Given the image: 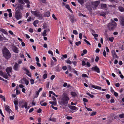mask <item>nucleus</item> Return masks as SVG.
Wrapping results in <instances>:
<instances>
[{
	"label": "nucleus",
	"mask_w": 124,
	"mask_h": 124,
	"mask_svg": "<svg viewBox=\"0 0 124 124\" xmlns=\"http://www.w3.org/2000/svg\"><path fill=\"white\" fill-rule=\"evenodd\" d=\"M69 98L66 95H64L62 97L61 102V107L63 109H65L68 103V101L69 100Z\"/></svg>",
	"instance_id": "1"
},
{
	"label": "nucleus",
	"mask_w": 124,
	"mask_h": 124,
	"mask_svg": "<svg viewBox=\"0 0 124 124\" xmlns=\"http://www.w3.org/2000/svg\"><path fill=\"white\" fill-rule=\"evenodd\" d=\"M2 52L3 55L6 59H8L10 58L11 54L6 48L5 47L3 49Z\"/></svg>",
	"instance_id": "2"
},
{
	"label": "nucleus",
	"mask_w": 124,
	"mask_h": 124,
	"mask_svg": "<svg viewBox=\"0 0 124 124\" xmlns=\"http://www.w3.org/2000/svg\"><path fill=\"white\" fill-rule=\"evenodd\" d=\"M111 22L109 23L108 25V28L109 30H113L116 26V23L112 19H111Z\"/></svg>",
	"instance_id": "3"
},
{
	"label": "nucleus",
	"mask_w": 124,
	"mask_h": 124,
	"mask_svg": "<svg viewBox=\"0 0 124 124\" xmlns=\"http://www.w3.org/2000/svg\"><path fill=\"white\" fill-rule=\"evenodd\" d=\"M31 12L32 14L34 16L37 17H38L39 19H42L43 17L42 14H40V12L38 11H33L32 10H31Z\"/></svg>",
	"instance_id": "4"
},
{
	"label": "nucleus",
	"mask_w": 124,
	"mask_h": 124,
	"mask_svg": "<svg viewBox=\"0 0 124 124\" xmlns=\"http://www.w3.org/2000/svg\"><path fill=\"white\" fill-rule=\"evenodd\" d=\"M19 107L22 108H27V103L24 101H22L19 102Z\"/></svg>",
	"instance_id": "5"
},
{
	"label": "nucleus",
	"mask_w": 124,
	"mask_h": 124,
	"mask_svg": "<svg viewBox=\"0 0 124 124\" xmlns=\"http://www.w3.org/2000/svg\"><path fill=\"white\" fill-rule=\"evenodd\" d=\"M15 17L17 20H20L22 18V14L19 11L17 10L15 12Z\"/></svg>",
	"instance_id": "6"
},
{
	"label": "nucleus",
	"mask_w": 124,
	"mask_h": 124,
	"mask_svg": "<svg viewBox=\"0 0 124 124\" xmlns=\"http://www.w3.org/2000/svg\"><path fill=\"white\" fill-rule=\"evenodd\" d=\"M68 16L70 18L71 22L72 23H75L77 21L76 18L73 15H69Z\"/></svg>",
	"instance_id": "7"
},
{
	"label": "nucleus",
	"mask_w": 124,
	"mask_h": 124,
	"mask_svg": "<svg viewBox=\"0 0 124 124\" xmlns=\"http://www.w3.org/2000/svg\"><path fill=\"white\" fill-rule=\"evenodd\" d=\"M119 21L121 26L124 27V17L121 16H120L119 19Z\"/></svg>",
	"instance_id": "8"
},
{
	"label": "nucleus",
	"mask_w": 124,
	"mask_h": 124,
	"mask_svg": "<svg viewBox=\"0 0 124 124\" xmlns=\"http://www.w3.org/2000/svg\"><path fill=\"white\" fill-rule=\"evenodd\" d=\"M12 68L11 67H7L6 69V71L8 76H11V75L10 74V73L12 72Z\"/></svg>",
	"instance_id": "9"
},
{
	"label": "nucleus",
	"mask_w": 124,
	"mask_h": 124,
	"mask_svg": "<svg viewBox=\"0 0 124 124\" xmlns=\"http://www.w3.org/2000/svg\"><path fill=\"white\" fill-rule=\"evenodd\" d=\"M19 65L16 62L13 66V69L16 71H18L19 70Z\"/></svg>",
	"instance_id": "10"
},
{
	"label": "nucleus",
	"mask_w": 124,
	"mask_h": 124,
	"mask_svg": "<svg viewBox=\"0 0 124 124\" xmlns=\"http://www.w3.org/2000/svg\"><path fill=\"white\" fill-rule=\"evenodd\" d=\"M21 83L22 84H23L24 83L26 84V85H27L29 84V81L28 80L25 78H23L21 80Z\"/></svg>",
	"instance_id": "11"
},
{
	"label": "nucleus",
	"mask_w": 124,
	"mask_h": 124,
	"mask_svg": "<svg viewBox=\"0 0 124 124\" xmlns=\"http://www.w3.org/2000/svg\"><path fill=\"white\" fill-rule=\"evenodd\" d=\"M92 69L94 71H96L98 73H99L100 72L99 69L97 66L93 67L92 68Z\"/></svg>",
	"instance_id": "12"
},
{
	"label": "nucleus",
	"mask_w": 124,
	"mask_h": 124,
	"mask_svg": "<svg viewBox=\"0 0 124 124\" xmlns=\"http://www.w3.org/2000/svg\"><path fill=\"white\" fill-rule=\"evenodd\" d=\"M111 53L114 59L118 58V56L116 55L115 50H112L111 51Z\"/></svg>",
	"instance_id": "13"
},
{
	"label": "nucleus",
	"mask_w": 124,
	"mask_h": 124,
	"mask_svg": "<svg viewBox=\"0 0 124 124\" xmlns=\"http://www.w3.org/2000/svg\"><path fill=\"white\" fill-rule=\"evenodd\" d=\"M100 3V1H97L93 2L92 3V5L93 6V7L94 8H96L97 7L98 5Z\"/></svg>",
	"instance_id": "14"
},
{
	"label": "nucleus",
	"mask_w": 124,
	"mask_h": 124,
	"mask_svg": "<svg viewBox=\"0 0 124 124\" xmlns=\"http://www.w3.org/2000/svg\"><path fill=\"white\" fill-rule=\"evenodd\" d=\"M13 51L16 53H18L19 50L18 48L15 46H13L12 47Z\"/></svg>",
	"instance_id": "15"
},
{
	"label": "nucleus",
	"mask_w": 124,
	"mask_h": 124,
	"mask_svg": "<svg viewBox=\"0 0 124 124\" xmlns=\"http://www.w3.org/2000/svg\"><path fill=\"white\" fill-rule=\"evenodd\" d=\"M14 103L15 105V109L16 110H17L18 108V101H17V100H14Z\"/></svg>",
	"instance_id": "16"
},
{
	"label": "nucleus",
	"mask_w": 124,
	"mask_h": 124,
	"mask_svg": "<svg viewBox=\"0 0 124 124\" xmlns=\"http://www.w3.org/2000/svg\"><path fill=\"white\" fill-rule=\"evenodd\" d=\"M101 7L102 9L105 10H107L108 9L107 5L106 4H101Z\"/></svg>",
	"instance_id": "17"
},
{
	"label": "nucleus",
	"mask_w": 124,
	"mask_h": 124,
	"mask_svg": "<svg viewBox=\"0 0 124 124\" xmlns=\"http://www.w3.org/2000/svg\"><path fill=\"white\" fill-rule=\"evenodd\" d=\"M9 106H6L5 107V108L6 110L8 113H10V112H11V113L12 112L11 110L9 108Z\"/></svg>",
	"instance_id": "18"
},
{
	"label": "nucleus",
	"mask_w": 124,
	"mask_h": 124,
	"mask_svg": "<svg viewBox=\"0 0 124 124\" xmlns=\"http://www.w3.org/2000/svg\"><path fill=\"white\" fill-rule=\"evenodd\" d=\"M91 87L93 88H95L96 89H99V90H101V87H100L97 86H95V85H91Z\"/></svg>",
	"instance_id": "19"
},
{
	"label": "nucleus",
	"mask_w": 124,
	"mask_h": 124,
	"mask_svg": "<svg viewBox=\"0 0 124 124\" xmlns=\"http://www.w3.org/2000/svg\"><path fill=\"white\" fill-rule=\"evenodd\" d=\"M0 31L2 32L5 34H8L7 32L4 29L1 28H0Z\"/></svg>",
	"instance_id": "20"
},
{
	"label": "nucleus",
	"mask_w": 124,
	"mask_h": 124,
	"mask_svg": "<svg viewBox=\"0 0 124 124\" xmlns=\"http://www.w3.org/2000/svg\"><path fill=\"white\" fill-rule=\"evenodd\" d=\"M44 16L46 17H49L50 16V13L49 11H47L44 13Z\"/></svg>",
	"instance_id": "21"
},
{
	"label": "nucleus",
	"mask_w": 124,
	"mask_h": 124,
	"mask_svg": "<svg viewBox=\"0 0 124 124\" xmlns=\"http://www.w3.org/2000/svg\"><path fill=\"white\" fill-rule=\"evenodd\" d=\"M118 9L121 12H124V8L122 6H119L118 8Z\"/></svg>",
	"instance_id": "22"
},
{
	"label": "nucleus",
	"mask_w": 124,
	"mask_h": 124,
	"mask_svg": "<svg viewBox=\"0 0 124 124\" xmlns=\"http://www.w3.org/2000/svg\"><path fill=\"white\" fill-rule=\"evenodd\" d=\"M11 113L13 116H10L9 118L10 120H13L14 119V118L15 117L14 115V113H13V112H12Z\"/></svg>",
	"instance_id": "23"
},
{
	"label": "nucleus",
	"mask_w": 124,
	"mask_h": 124,
	"mask_svg": "<svg viewBox=\"0 0 124 124\" xmlns=\"http://www.w3.org/2000/svg\"><path fill=\"white\" fill-rule=\"evenodd\" d=\"M23 6L21 4H19L17 7V8L20 10H22L23 9Z\"/></svg>",
	"instance_id": "24"
},
{
	"label": "nucleus",
	"mask_w": 124,
	"mask_h": 124,
	"mask_svg": "<svg viewBox=\"0 0 124 124\" xmlns=\"http://www.w3.org/2000/svg\"><path fill=\"white\" fill-rule=\"evenodd\" d=\"M70 108L73 110H75L77 109V108L75 106H71L70 107Z\"/></svg>",
	"instance_id": "25"
},
{
	"label": "nucleus",
	"mask_w": 124,
	"mask_h": 124,
	"mask_svg": "<svg viewBox=\"0 0 124 124\" xmlns=\"http://www.w3.org/2000/svg\"><path fill=\"white\" fill-rule=\"evenodd\" d=\"M78 2L81 5H83L84 3V0H77Z\"/></svg>",
	"instance_id": "26"
},
{
	"label": "nucleus",
	"mask_w": 124,
	"mask_h": 124,
	"mask_svg": "<svg viewBox=\"0 0 124 124\" xmlns=\"http://www.w3.org/2000/svg\"><path fill=\"white\" fill-rule=\"evenodd\" d=\"M38 23V20H36L34 21L33 23V25L35 27L37 26L36 24Z\"/></svg>",
	"instance_id": "27"
},
{
	"label": "nucleus",
	"mask_w": 124,
	"mask_h": 124,
	"mask_svg": "<svg viewBox=\"0 0 124 124\" xmlns=\"http://www.w3.org/2000/svg\"><path fill=\"white\" fill-rule=\"evenodd\" d=\"M4 78L7 79L8 78V76L7 74H4L2 76Z\"/></svg>",
	"instance_id": "28"
},
{
	"label": "nucleus",
	"mask_w": 124,
	"mask_h": 124,
	"mask_svg": "<svg viewBox=\"0 0 124 124\" xmlns=\"http://www.w3.org/2000/svg\"><path fill=\"white\" fill-rule=\"evenodd\" d=\"M49 121H54L56 120V119L54 118H50L49 119Z\"/></svg>",
	"instance_id": "29"
},
{
	"label": "nucleus",
	"mask_w": 124,
	"mask_h": 124,
	"mask_svg": "<svg viewBox=\"0 0 124 124\" xmlns=\"http://www.w3.org/2000/svg\"><path fill=\"white\" fill-rule=\"evenodd\" d=\"M106 14L104 12H101L100 13V16H103L105 18Z\"/></svg>",
	"instance_id": "30"
},
{
	"label": "nucleus",
	"mask_w": 124,
	"mask_h": 124,
	"mask_svg": "<svg viewBox=\"0 0 124 124\" xmlns=\"http://www.w3.org/2000/svg\"><path fill=\"white\" fill-rule=\"evenodd\" d=\"M71 95L73 97H74L76 95V93H75L73 92H72L71 93Z\"/></svg>",
	"instance_id": "31"
},
{
	"label": "nucleus",
	"mask_w": 124,
	"mask_h": 124,
	"mask_svg": "<svg viewBox=\"0 0 124 124\" xmlns=\"http://www.w3.org/2000/svg\"><path fill=\"white\" fill-rule=\"evenodd\" d=\"M0 98L2 99L4 101H5V97L1 95H0Z\"/></svg>",
	"instance_id": "32"
},
{
	"label": "nucleus",
	"mask_w": 124,
	"mask_h": 124,
	"mask_svg": "<svg viewBox=\"0 0 124 124\" xmlns=\"http://www.w3.org/2000/svg\"><path fill=\"white\" fill-rule=\"evenodd\" d=\"M39 92L37 91H36V95L34 97V98H37L38 97V95H39Z\"/></svg>",
	"instance_id": "33"
},
{
	"label": "nucleus",
	"mask_w": 124,
	"mask_h": 124,
	"mask_svg": "<svg viewBox=\"0 0 124 124\" xmlns=\"http://www.w3.org/2000/svg\"><path fill=\"white\" fill-rule=\"evenodd\" d=\"M23 69L25 71H26L27 73H29V71L28 70V69L25 67H23Z\"/></svg>",
	"instance_id": "34"
},
{
	"label": "nucleus",
	"mask_w": 124,
	"mask_h": 124,
	"mask_svg": "<svg viewBox=\"0 0 124 124\" xmlns=\"http://www.w3.org/2000/svg\"><path fill=\"white\" fill-rule=\"evenodd\" d=\"M50 104H52L53 105H56V102L50 101L49 102Z\"/></svg>",
	"instance_id": "35"
},
{
	"label": "nucleus",
	"mask_w": 124,
	"mask_h": 124,
	"mask_svg": "<svg viewBox=\"0 0 124 124\" xmlns=\"http://www.w3.org/2000/svg\"><path fill=\"white\" fill-rule=\"evenodd\" d=\"M81 44V42L80 41H78L76 42L75 44L77 46H78Z\"/></svg>",
	"instance_id": "36"
},
{
	"label": "nucleus",
	"mask_w": 124,
	"mask_h": 124,
	"mask_svg": "<svg viewBox=\"0 0 124 124\" xmlns=\"http://www.w3.org/2000/svg\"><path fill=\"white\" fill-rule=\"evenodd\" d=\"M82 77L85 78V77H87V78H88V76L86 74H83L82 75Z\"/></svg>",
	"instance_id": "37"
},
{
	"label": "nucleus",
	"mask_w": 124,
	"mask_h": 124,
	"mask_svg": "<svg viewBox=\"0 0 124 124\" xmlns=\"http://www.w3.org/2000/svg\"><path fill=\"white\" fill-rule=\"evenodd\" d=\"M31 84V85H32L34 84V80L33 79H31L30 80Z\"/></svg>",
	"instance_id": "38"
},
{
	"label": "nucleus",
	"mask_w": 124,
	"mask_h": 124,
	"mask_svg": "<svg viewBox=\"0 0 124 124\" xmlns=\"http://www.w3.org/2000/svg\"><path fill=\"white\" fill-rule=\"evenodd\" d=\"M48 53L49 54H51L52 56L53 55V52L50 50H49L48 51Z\"/></svg>",
	"instance_id": "39"
},
{
	"label": "nucleus",
	"mask_w": 124,
	"mask_h": 124,
	"mask_svg": "<svg viewBox=\"0 0 124 124\" xmlns=\"http://www.w3.org/2000/svg\"><path fill=\"white\" fill-rule=\"evenodd\" d=\"M66 62L67 63H69L70 64H71L72 63V62L71 61L69 60H67L66 61Z\"/></svg>",
	"instance_id": "40"
},
{
	"label": "nucleus",
	"mask_w": 124,
	"mask_h": 124,
	"mask_svg": "<svg viewBox=\"0 0 124 124\" xmlns=\"http://www.w3.org/2000/svg\"><path fill=\"white\" fill-rule=\"evenodd\" d=\"M47 75L46 74H44L43 76V78L45 79L47 78Z\"/></svg>",
	"instance_id": "41"
},
{
	"label": "nucleus",
	"mask_w": 124,
	"mask_h": 124,
	"mask_svg": "<svg viewBox=\"0 0 124 124\" xmlns=\"http://www.w3.org/2000/svg\"><path fill=\"white\" fill-rule=\"evenodd\" d=\"M119 117L121 118H124V114H120L119 115Z\"/></svg>",
	"instance_id": "42"
},
{
	"label": "nucleus",
	"mask_w": 124,
	"mask_h": 124,
	"mask_svg": "<svg viewBox=\"0 0 124 124\" xmlns=\"http://www.w3.org/2000/svg\"><path fill=\"white\" fill-rule=\"evenodd\" d=\"M84 41H85L87 44L89 45H91L90 43H89V42L88 41H87V40H86V39H84Z\"/></svg>",
	"instance_id": "43"
},
{
	"label": "nucleus",
	"mask_w": 124,
	"mask_h": 124,
	"mask_svg": "<svg viewBox=\"0 0 124 124\" xmlns=\"http://www.w3.org/2000/svg\"><path fill=\"white\" fill-rule=\"evenodd\" d=\"M18 2L19 3H21L22 4H24V3L23 0H19Z\"/></svg>",
	"instance_id": "44"
},
{
	"label": "nucleus",
	"mask_w": 124,
	"mask_h": 124,
	"mask_svg": "<svg viewBox=\"0 0 124 124\" xmlns=\"http://www.w3.org/2000/svg\"><path fill=\"white\" fill-rule=\"evenodd\" d=\"M109 40L111 42H112L113 41V39H114V38L112 37H109Z\"/></svg>",
	"instance_id": "45"
},
{
	"label": "nucleus",
	"mask_w": 124,
	"mask_h": 124,
	"mask_svg": "<svg viewBox=\"0 0 124 124\" xmlns=\"http://www.w3.org/2000/svg\"><path fill=\"white\" fill-rule=\"evenodd\" d=\"M86 94L90 96L91 98H93L94 97V96L93 95H92L90 94L89 93H87Z\"/></svg>",
	"instance_id": "46"
},
{
	"label": "nucleus",
	"mask_w": 124,
	"mask_h": 124,
	"mask_svg": "<svg viewBox=\"0 0 124 124\" xmlns=\"http://www.w3.org/2000/svg\"><path fill=\"white\" fill-rule=\"evenodd\" d=\"M73 33L75 35H77L78 34V33L76 30H73Z\"/></svg>",
	"instance_id": "47"
},
{
	"label": "nucleus",
	"mask_w": 124,
	"mask_h": 124,
	"mask_svg": "<svg viewBox=\"0 0 124 124\" xmlns=\"http://www.w3.org/2000/svg\"><path fill=\"white\" fill-rule=\"evenodd\" d=\"M83 101L85 102H87L88 101L85 98H83Z\"/></svg>",
	"instance_id": "48"
},
{
	"label": "nucleus",
	"mask_w": 124,
	"mask_h": 124,
	"mask_svg": "<svg viewBox=\"0 0 124 124\" xmlns=\"http://www.w3.org/2000/svg\"><path fill=\"white\" fill-rule=\"evenodd\" d=\"M86 64V63L85 61H83L82 62V65L83 66H85Z\"/></svg>",
	"instance_id": "49"
},
{
	"label": "nucleus",
	"mask_w": 124,
	"mask_h": 124,
	"mask_svg": "<svg viewBox=\"0 0 124 124\" xmlns=\"http://www.w3.org/2000/svg\"><path fill=\"white\" fill-rule=\"evenodd\" d=\"M31 16H30L29 17L28 19H27V22H30L31 21Z\"/></svg>",
	"instance_id": "50"
},
{
	"label": "nucleus",
	"mask_w": 124,
	"mask_h": 124,
	"mask_svg": "<svg viewBox=\"0 0 124 124\" xmlns=\"http://www.w3.org/2000/svg\"><path fill=\"white\" fill-rule=\"evenodd\" d=\"M66 118L68 120H70L72 119V117L70 116H67L66 117Z\"/></svg>",
	"instance_id": "51"
},
{
	"label": "nucleus",
	"mask_w": 124,
	"mask_h": 124,
	"mask_svg": "<svg viewBox=\"0 0 124 124\" xmlns=\"http://www.w3.org/2000/svg\"><path fill=\"white\" fill-rule=\"evenodd\" d=\"M23 1L27 3H30V2L28 0H23Z\"/></svg>",
	"instance_id": "52"
},
{
	"label": "nucleus",
	"mask_w": 124,
	"mask_h": 124,
	"mask_svg": "<svg viewBox=\"0 0 124 124\" xmlns=\"http://www.w3.org/2000/svg\"><path fill=\"white\" fill-rule=\"evenodd\" d=\"M47 103L46 102H44V103H42L40 105L42 106H45L47 105Z\"/></svg>",
	"instance_id": "53"
},
{
	"label": "nucleus",
	"mask_w": 124,
	"mask_h": 124,
	"mask_svg": "<svg viewBox=\"0 0 124 124\" xmlns=\"http://www.w3.org/2000/svg\"><path fill=\"white\" fill-rule=\"evenodd\" d=\"M92 34L95 37H97L98 36V35L92 33Z\"/></svg>",
	"instance_id": "54"
},
{
	"label": "nucleus",
	"mask_w": 124,
	"mask_h": 124,
	"mask_svg": "<svg viewBox=\"0 0 124 124\" xmlns=\"http://www.w3.org/2000/svg\"><path fill=\"white\" fill-rule=\"evenodd\" d=\"M103 55H104V56L105 57H106V52L105 50H104V51L103 52Z\"/></svg>",
	"instance_id": "55"
},
{
	"label": "nucleus",
	"mask_w": 124,
	"mask_h": 124,
	"mask_svg": "<svg viewBox=\"0 0 124 124\" xmlns=\"http://www.w3.org/2000/svg\"><path fill=\"white\" fill-rule=\"evenodd\" d=\"M99 60V58L98 56H96L95 59V61L96 62H97Z\"/></svg>",
	"instance_id": "56"
},
{
	"label": "nucleus",
	"mask_w": 124,
	"mask_h": 124,
	"mask_svg": "<svg viewBox=\"0 0 124 124\" xmlns=\"http://www.w3.org/2000/svg\"><path fill=\"white\" fill-rule=\"evenodd\" d=\"M62 69L64 70H66L67 69V67L66 66H63L62 67Z\"/></svg>",
	"instance_id": "57"
},
{
	"label": "nucleus",
	"mask_w": 124,
	"mask_h": 124,
	"mask_svg": "<svg viewBox=\"0 0 124 124\" xmlns=\"http://www.w3.org/2000/svg\"><path fill=\"white\" fill-rule=\"evenodd\" d=\"M30 69L31 70H34L35 69V68L34 66H33L32 65H31L30 66Z\"/></svg>",
	"instance_id": "58"
},
{
	"label": "nucleus",
	"mask_w": 124,
	"mask_h": 124,
	"mask_svg": "<svg viewBox=\"0 0 124 124\" xmlns=\"http://www.w3.org/2000/svg\"><path fill=\"white\" fill-rule=\"evenodd\" d=\"M51 107H52V108L54 109L55 110H57V108L56 107H54L53 106V105H52L51 106Z\"/></svg>",
	"instance_id": "59"
},
{
	"label": "nucleus",
	"mask_w": 124,
	"mask_h": 124,
	"mask_svg": "<svg viewBox=\"0 0 124 124\" xmlns=\"http://www.w3.org/2000/svg\"><path fill=\"white\" fill-rule=\"evenodd\" d=\"M82 34L81 33H79V38L81 39H82Z\"/></svg>",
	"instance_id": "60"
},
{
	"label": "nucleus",
	"mask_w": 124,
	"mask_h": 124,
	"mask_svg": "<svg viewBox=\"0 0 124 124\" xmlns=\"http://www.w3.org/2000/svg\"><path fill=\"white\" fill-rule=\"evenodd\" d=\"M42 96L43 97H46V93L45 92H43L42 94Z\"/></svg>",
	"instance_id": "61"
},
{
	"label": "nucleus",
	"mask_w": 124,
	"mask_h": 124,
	"mask_svg": "<svg viewBox=\"0 0 124 124\" xmlns=\"http://www.w3.org/2000/svg\"><path fill=\"white\" fill-rule=\"evenodd\" d=\"M33 110H34L33 108H32L30 109V110H29V113L31 112H32L33 111Z\"/></svg>",
	"instance_id": "62"
},
{
	"label": "nucleus",
	"mask_w": 124,
	"mask_h": 124,
	"mask_svg": "<svg viewBox=\"0 0 124 124\" xmlns=\"http://www.w3.org/2000/svg\"><path fill=\"white\" fill-rule=\"evenodd\" d=\"M52 17L55 20H56L57 19L56 17L54 14H53Z\"/></svg>",
	"instance_id": "63"
},
{
	"label": "nucleus",
	"mask_w": 124,
	"mask_h": 124,
	"mask_svg": "<svg viewBox=\"0 0 124 124\" xmlns=\"http://www.w3.org/2000/svg\"><path fill=\"white\" fill-rule=\"evenodd\" d=\"M87 51L86 49H84L83 50V52L85 54H86L87 53Z\"/></svg>",
	"instance_id": "64"
}]
</instances>
